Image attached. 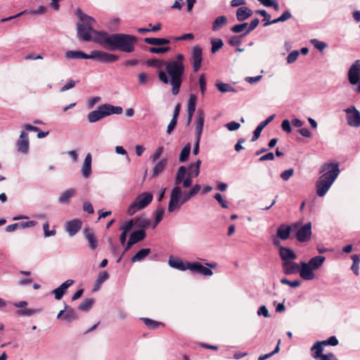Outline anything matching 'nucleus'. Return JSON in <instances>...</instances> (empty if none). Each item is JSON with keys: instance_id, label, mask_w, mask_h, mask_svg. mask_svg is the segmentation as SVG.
I'll return each instance as SVG.
<instances>
[{"instance_id": "obj_60", "label": "nucleus", "mask_w": 360, "mask_h": 360, "mask_svg": "<svg viewBox=\"0 0 360 360\" xmlns=\"http://www.w3.org/2000/svg\"><path fill=\"white\" fill-rule=\"evenodd\" d=\"M245 35L241 34L240 36H233L229 39V44L231 46H239L241 44V38Z\"/></svg>"}, {"instance_id": "obj_4", "label": "nucleus", "mask_w": 360, "mask_h": 360, "mask_svg": "<svg viewBox=\"0 0 360 360\" xmlns=\"http://www.w3.org/2000/svg\"><path fill=\"white\" fill-rule=\"evenodd\" d=\"M104 35L102 46L107 50L131 53L135 49L137 37L134 35L122 33L109 34L106 32Z\"/></svg>"}, {"instance_id": "obj_24", "label": "nucleus", "mask_w": 360, "mask_h": 360, "mask_svg": "<svg viewBox=\"0 0 360 360\" xmlns=\"http://www.w3.org/2000/svg\"><path fill=\"white\" fill-rule=\"evenodd\" d=\"M105 117H108L111 115H120L123 110L120 106H114L110 104H103L101 105Z\"/></svg>"}, {"instance_id": "obj_55", "label": "nucleus", "mask_w": 360, "mask_h": 360, "mask_svg": "<svg viewBox=\"0 0 360 360\" xmlns=\"http://www.w3.org/2000/svg\"><path fill=\"white\" fill-rule=\"evenodd\" d=\"M199 85L200 92L202 95H204L206 91V79L204 74H201L199 77Z\"/></svg>"}, {"instance_id": "obj_31", "label": "nucleus", "mask_w": 360, "mask_h": 360, "mask_svg": "<svg viewBox=\"0 0 360 360\" xmlns=\"http://www.w3.org/2000/svg\"><path fill=\"white\" fill-rule=\"evenodd\" d=\"M167 166V160L162 159L158 162L155 163L153 169H152V176H156L161 174L165 169Z\"/></svg>"}, {"instance_id": "obj_20", "label": "nucleus", "mask_w": 360, "mask_h": 360, "mask_svg": "<svg viewBox=\"0 0 360 360\" xmlns=\"http://www.w3.org/2000/svg\"><path fill=\"white\" fill-rule=\"evenodd\" d=\"M168 264L172 268L184 271L187 270L188 262H184L179 257L170 256L168 260Z\"/></svg>"}, {"instance_id": "obj_64", "label": "nucleus", "mask_w": 360, "mask_h": 360, "mask_svg": "<svg viewBox=\"0 0 360 360\" xmlns=\"http://www.w3.org/2000/svg\"><path fill=\"white\" fill-rule=\"evenodd\" d=\"M214 199L221 205L223 208H228V205L226 200L222 198L220 193H216L214 195Z\"/></svg>"}, {"instance_id": "obj_8", "label": "nucleus", "mask_w": 360, "mask_h": 360, "mask_svg": "<svg viewBox=\"0 0 360 360\" xmlns=\"http://www.w3.org/2000/svg\"><path fill=\"white\" fill-rule=\"evenodd\" d=\"M346 113L347 124L352 127H360V112L354 105H351L344 110Z\"/></svg>"}, {"instance_id": "obj_44", "label": "nucleus", "mask_w": 360, "mask_h": 360, "mask_svg": "<svg viewBox=\"0 0 360 360\" xmlns=\"http://www.w3.org/2000/svg\"><path fill=\"white\" fill-rule=\"evenodd\" d=\"M217 89L221 93L235 91L234 89L229 84L218 82L215 84Z\"/></svg>"}, {"instance_id": "obj_2", "label": "nucleus", "mask_w": 360, "mask_h": 360, "mask_svg": "<svg viewBox=\"0 0 360 360\" xmlns=\"http://www.w3.org/2000/svg\"><path fill=\"white\" fill-rule=\"evenodd\" d=\"M75 13L79 20V23L77 25V38L84 41H94L102 46L105 32L94 30L95 19L84 13L80 9H77Z\"/></svg>"}, {"instance_id": "obj_15", "label": "nucleus", "mask_w": 360, "mask_h": 360, "mask_svg": "<svg viewBox=\"0 0 360 360\" xmlns=\"http://www.w3.org/2000/svg\"><path fill=\"white\" fill-rule=\"evenodd\" d=\"M333 183L328 180H326L321 177H319L316 184V194L319 197H323L328 192Z\"/></svg>"}, {"instance_id": "obj_13", "label": "nucleus", "mask_w": 360, "mask_h": 360, "mask_svg": "<svg viewBox=\"0 0 360 360\" xmlns=\"http://www.w3.org/2000/svg\"><path fill=\"white\" fill-rule=\"evenodd\" d=\"M197 96L195 94H191L187 103V120L186 124L189 125L196 108Z\"/></svg>"}, {"instance_id": "obj_47", "label": "nucleus", "mask_w": 360, "mask_h": 360, "mask_svg": "<svg viewBox=\"0 0 360 360\" xmlns=\"http://www.w3.org/2000/svg\"><path fill=\"white\" fill-rule=\"evenodd\" d=\"M164 210L162 208L157 209L154 212L155 221L153 228H155L162 219Z\"/></svg>"}, {"instance_id": "obj_30", "label": "nucleus", "mask_w": 360, "mask_h": 360, "mask_svg": "<svg viewBox=\"0 0 360 360\" xmlns=\"http://www.w3.org/2000/svg\"><path fill=\"white\" fill-rule=\"evenodd\" d=\"M65 58L69 59H89V54H86L82 51H68L65 53Z\"/></svg>"}, {"instance_id": "obj_5", "label": "nucleus", "mask_w": 360, "mask_h": 360, "mask_svg": "<svg viewBox=\"0 0 360 360\" xmlns=\"http://www.w3.org/2000/svg\"><path fill=\"white\" fill-rule=\"evenodd\" d=\"M153 198V195L149 192H144L139 195L127 208V212L128 215L133 216L137 211L147 207L150 204Z\"/></svg>"}, {"instance_id": "obj_14", "label": "nucleus", "mask_w": 360, "mask_h": 360, "mask_svg": "<svg viewBox=\"0 0 360 360\" xmlns=\"http://www.w3.org/2000/svg\"><path fill=\"white\" fill-rule=\"evenodd\" d=\"M205 122V113L202 109L197 111V117L195 120V138L200 140L202 134V129Z\"/></svg>"}, {"instance_id": "obj_50", "label": "nucleus", "mask_w": 360, "mask_h": 360, "mask_svg": "<svg viewBox=\"0 0 360 360\" xmlns=\"http://www.w3.org/2000/svg\"><path fill=\"white\" fill-rule=\"evenodd\" d=\"M311 43L320 51H323L327 47V44L316 39H311Z\"/></svg>"}, {"instance_id": "obj_25", "label": "nucleus", "mask_w": 360, "mask_h": 360, "mask_svg": "<svg viewBox=\"0 0 360 360\" xmlns=\"http://www.w3.org/2000/svg\"><path fill=\"white\" fill-rule=\"evenodd\" d=\"M105 117L101 105L98 107V109L93 110L88 114L87 119L90 123H94L101 119Z\"/></svg>"}, {"instance_id": "obj_58", "label": "nucleus", "mask_w": 360, "mask_h": 360, "mask_svg": "<svg viewBox=\"0 0 360 360\" xmlns=\"http://www.w3.org/2000/svg\"><path fill=\"white\" fill-rule=\"evenodd\" d=\"M321 343H323L324 346H336L338 345V340L335 336H331L328 340L321 341Z\"/></svg>"}, {"instance_id": "obj_32", "label": "nucleus", "mask_w": 360, "mask_h": 360, "mask_svg": "<svg viewBox=\"0 0 360 360\" xmlns=\"http://www.w3.org/2000/svg\"><path fill=\"white\" fill-rule=\"evenodd\" d=\"M325 259L323 256H316L311 258L307 263L314 270H316L322 266Z\"/></svg>"}, {"instance_id": "obj_3", "label": "nucleus", "mask_w": 360, "mask_h": 360, "mask_svg": "<svg viewBox=\"0 0 360 360\" xmlns=\"http://www.w3.org/2000/svg\"><path fill=\"white\" fill-rule=\"evenodd\" d=\"M186 171L187 169L185 166H181L176 173L174 177L175 186L171 191L167 208L169 212H173L179 210L184 203L194 197L191 191L182 192L181 188L179 186L186 175Z\"/></svg>"}, {"instance_id": "obj_26", "label": "nucleus", "mask_w": 360, "mask_h": 360, "mask_svg": "<svg viewBox=\"0 0 360 360\" xmlns=\"http://www.w3.org/2000/svg\"><path fill=\"white\" fill-rule=\"evenodd\" d=\"M82 173L84 178H88L91 174V155L89 153L84 158L82 167Z\"/></svg>"}, {"instance_id": "obj_63", "label": "nucleus", "mask_w": 360, "mask_h": 360, "mask_svg": "<svg viewBox=\"0 0 360 360\" xmlns=\"http://www.w3.org/2000/svg\"><path fill=\"white\" fill-rule=\"evenodd\" d=\"M108 278H109L108 273L107 271H101L98 274L96 280L98 281V283H103L105 281H107L108 279Z\"/></svg>"}, {"instance_id": "obj_22", "label": "nucleus", "mask_w": 360, "mask_h": 360, "mask_svg": "<svg viewBox=\"0 0 360 360\" xmlns=\"http://www.w3.org/2000/svg\"><path fill=\"white\" fill-rule=\"evenodd\" d=\"M275 117V115H271L269 117H268L265 120L262 121L259 124V125L256 127L253 132V136L252 138V141H255L257 140L261 134L262 131L263 129L269 123L271 122L274 118Z\"/></svg>"}, {"instance_id": "obj_59", "label": "nucleus", "mask_w": 360, "mask_h": 360, "mask_svg": "<svg viewBox=\"0 0 360 360\" xmlns=\"http://www.w3.org/2000/svg\"><path fill=\"white\" fill-rule=\"evenodd\" d=\"M300 55V52L298 51H293L290 52L287 57L288 63H294L298 58Z\"/></svg>"}, {"instance_id": "obj_23", "label": "nucleus", "mask_w": 360, "mask_h": 360, "mask_svg": "<svg viewBox=\"0 0 360 360\" xmlns=\"http://www.w3.org/2000/svg\"><path fill=\"white\" fill-rule=\"evenodd\" d=\"M279 255L283 262L292 261L297 258V255L293 250L288 248L281 247Z\"/></svg>"}, {"instance_id": "obj_33", "label": "nucleus", "mask_w": 360, "mask_h": 360, "mask_svg": "<svg viewBox=\"0 0 360 360\" xmlns=\"http://www.w3.org/2000/svg\"><path fill=\"white\" fill-rule=\"evenodd\" d=\"M144 41L150 45L161 46L169 44L170 41L166 38H155V37H147L144 39Z\"/></svg>"}, {"instance_id": "obj_10", "label": "nucleus", "mask_w": 360, "mask_h": 360, "mask_svg": "<svg viewBox=\"0 0 360 360\" xmlns=\"http://www.w3.org/2000/svg\"><path fill=\"white\" fill-rule=\"evenodd\" d=\"M202 60V50L200 46H195L193 48L191 56V63L194 72H197L200 69Z\"/></svg>"}, {"instance_id": "obj_41", "label": "nucleus", "mask_w": 360, "mask_h": 360, "mask_svg": "<svg viewBox=\"0 0 360 360\" xmlns=\"http://www.w3.org/2000/svg\"><path fill=\"white\" fill-rule=\"evenodd\" d=\"M191 145L190 143H187L182 148L179 155V161L181 162L188 160L190 153H191Z\"/></svg>"}, {"instance_id": "obj_17", "label": "nucleus", "mask_w": 360, "mask_h": 360, "mask_svg": "<svg viewBox=\"0 0 360 360\" xmlns=\"http://www.w3.org/2000/svg\"><path fill=\"white\" fill-rule=\"evenodd\" d=\"M134 226V220L130 219L125 221L120 227V230L122 231V233L120 236V241L122 245H124L127 240L128 233L131 231Z\"/></svg>"}, {"instance_id": "obj_43", "label": "nucleus", "mask_w": 360, "mask_h": 360, "mask_svg": "<svg viewBox=\"0 0 360 360\" xmlns=\"http://www.w3.org/2000/svg\"><path fill=\"white\" fill-rule=\"evenodd\" d=\"M134 224L139 228L146 229L150 224V221L145 217H140L134 221Z\"/></svg>"}, {"instance_id": "obj_12", "label": "nucleus", "mask_w": 360, "mask_h": 360, "mask_svg": "<svg viewBox=\"0 0 360 360\" xmlns=\"http://www.w3.org/2000/svg\"><path fill=\"white\" fill-rule=\"evenodd\" d=\"M314 269L308 264L307 262H302L300 266V276L304 281H311L315 278Z\"/></svg>"}, {"instance_id": "obj_28", "label": "nucleus", "mask_w": 360, "mask_h": 360, "mask_svg": "<svg viewBox=\"0 0 360 360\" xmlns=\"http://www.w3.org/2000/svg\"><path fill=\"white\" fill-rule=\"evenodd\" d=\"M84 234L85 238L87 240L89 243V248L91 250H95L97 248V240L94 236V233L92 230L89 229H85L84 230Z\"/></svg>"}, {"instance_id": "obj_18", "label": "nucleus", "mask_w": 360, "mask_h": 360, "mask_svg": "<svg viewBox=\"0 0 360 360\" xmlns=\"http://www.w3.org/2000/svg\"><path fill=\"white\" fill-rule=\"evenodd\" d=\"M74 283V281L71 279H68L63 283L59 287L54 289L53 290V294L54 295L55 299L57 300H60L63 297L67 289L71 286Z\"/></svg>"}, {"instance_id": "obj_42", "label": "nucleus", "mask_w": 360, "mask_h": 360, "mask_svg": "<svg viewBox=\"0 0 360 360\" xmlns=\"http://www.w3.org/2000/svg\"><path fill=\"white\" fill-rule=\"evenodd\" d=\"M141 320L150 329H155L160 326H164L162 322L154 321L146 317L141 318Z\"/></svg>"}, {"instance_id": "obj_19", "label": "nucleus", "mask_w": 360, "mask_h": 360, "mask_svg": "<svg viewBox=\"0 0 360 360\" xmlns=\"http://www.w3.org/2000/svg\"><path fill=\"white\" fill-rule=\"evenodd\" d=\"M82 224V221L79 219L70 220L66 224V231L70 236H73L80 230Z\"/></svg>"}, {"instance_id": "obj_27", "label": "nucleus", "mask_w": 360, "mask_h": 360, "mask_svg": "<svg viewBox=\"0 0 360 360\" xmlns=\"http://www.w3.org/2000/svg\"><path fill=\"white\" fill-rule=\"evenodd\" d=\"M290 226L282 224L277 229L276 236L281 240H287L290 236Z\"/></svg>"}, {"instance_id": "obj_61", "label": "nucleus", "mask_w": 360, "mask_h": 360, "mask_svg": "<svg viewBox=\"0 0 360 360\" xmlns=\"http://www.w3.org/2000/svg\"><path fill=\"white\" fill-rule=\"evenodd\" d=\"M18 224H19V229H24L26 228L34 226L37 224V221H21V222H19Z\"/></svg>"}, {"instance_id": "obj_56", "label": "nucleus", "mask_w": 360, "mask_h": 360, "mask_svg": "<svg viewBox=\"0 0 360 360\" xmlns=\"http://www.w3.org/2000/svg\"><path fill=\"white\" fill-rule=\"evenodd\" d=\"M49 222L46 221L43 224V230H44V236L49 237V236H55L56 233V230L53 229L51 231H49Z\"/></svg>"}, {"instance_id": "obj_45", "label": "nucleus", "mask_w": 360, "mask_h": 360, "mask_svg": "<svg viewBox=\"0 0 360 360\" xmlns=\"http://www.w3.org/2000/svg\"><path fill=\"white\" fill-rule=\"evenodd\" d=\"M351 259L353 261V264L351 266V269L356 276L359 275V266L360 263L359 257L357 255H352Z\"/></svg>"}, {"instance_id": "obj_6", "label": "nucleus", "mask_w": 360, "mask_h": 360, "mask_svg": "<svg viewBox=\"0 0 360 360\" xmlns=\"http://www.w3.org/2000/svg\"><path fill=\"white\" fill-rule=\"evenodd\" d=\"M347 76L350 84L357 85L354 91L360 93V60H356L352 64L348 70Z\"/></svg>"}, {"instance_id": "obj_34", "label": "nucleus", "mask_w": 360, "mask_h": 360, "mask_svg": "<svg viewBox=\"0 0 360 360\" xmlns=\"http://www.w3.org/2000/svg\"><path fill=\"white\" fill-rule=\"evenodd\" d=\"M150 248H143L138 251L131 259L132 262H140L144 259L150 252Z\"/></svg>"}, {"instance_id": "obj_37", "label": "nucleus", "mask_w": 360, "mask_h": 360, "mask_svg": "<svg viewBox=\"0 0 360 360\" xmlns=\"http://www.w3.org/2000/svg\"><path fill=\"white\" fill-rule=\"evenodd\" d=\"M95 302L93 298H86L78 306V309L82 312H88L89 309L93 307Z\"/></svg>"}, {"instance_id": "obj_38", "label": "nucleus", "mask_w": 360, "mask_h": 360, "mask_svg": "<svg viewBox=\"0 0 360 360\" xmlns=\"http://www.w3.org/2000/svg\"><path fill=\"white\" fill-rule=\"evenodd\" d=\"M146 234L145 231L143 229H139L133 231L129 236V239L134 243H136L143 240L146 238Z\"/></svg>"}, {"instance_id": "obj_62", "label": "nucleus", "mask_w": 360, "mask_h": 360, "mask_svg": "<svg viewBox=\"0 0 360 360\" xmlns=\"http://www.w3.org/2000/svg\"><path fill=\"white\" fill-rule=\"evenodd\" d=\"M192 179L193 177L186 174L183 181H181L183 187L185 188H190L192 185Z\"/></svg>"}, {"instance_id": "obj_48", "label": "nucleus", "mask_w": 360, "mask_h": 360, "mask_svg": "<svg viewBox=\"0 0 360 360\" xmlns=\"http://www.w3.org/2000/svg\"><path fill=\"white\" fill-rule=\"evenodd\" d=\"M212 44V52L216 53L223 46V41L220 39H214L211 41Z\"/></svg>"}, {"instance_id": "obj_9", "label": "nucleus", "mask_w": 360, "mask_h": 360, "mask_svg": "<svg viewBox=\"0 0 360 360\" xmlns=\"http://www.w3.org/2000/svg\"><path fill=\"white\" fill-rule=\"evenodd\" d=\"M89 59L98 60L102 63H113L118 60V56L105 51L94 50L89 54Z\"/></svg>"}, {"instance_id": "obj_54", "label": "nucleus", "mask_w": 360, "mask_h": 360, "mask_svg": "<svg viewBox=\"0 0 360 360\" xmlns=\"http://www.w3.org/2000/svg\"><path fill=\"white\" fill-rule=\"evenodd\" d=\"M259 20L258 18H255L253 19L250 24L248 25V27L247 30H245V33H243V35H247L248 34H249L251 31H252L253 30H255L257 25H259Z\"/></svg>"}, {"instance_id": "obj_21", "label": "nucleus", "mask_w": 360, "mask_h": 360, "mask_svg": "<svg viewBox=\"0 0 360 360\" xmlns=\"http://www.w3.org/2000/svg\"><path fill=\"white\" fill-rule=\"evenodd\" d=\"M300 264H298L292 261L283 262L282 267L285 274L292 275L299 272Z\"/></svg>"}, {"instance_id": "obj_39", "label": "nucleus", "mask_w": 360, "mask_h": 360, "mask_svg": "<svg viewBox=\"0 0 360 360\" xmlns=\"http://www.w3.org/2000/svg\"><path fill=\"white\" fill-rule=\"evenodd\" d=\"M201 165V160H198L195 163L191 164L188 167V175L194 178L197 177L200 173V166Z\"/></svg>"}, {"instance_id": "obj_53", "label": "nucleus", "mask_w": 360, "mask_h": 360, "mask_svg": "<svg viewBox=\"0 0 360 360\" xmlns=\"http://www.w3.org/2000/svg\"><path fill=\"white\" fill-rule=\"evenodd\" d=\"M281 283L282 284L288 285H289V286H290L292 288H297V287H299L301 285V282L299 280H295V281H290L288 279H287L286 278H282L281 280Z\"/></svg>"}, {"instance_id": "obj_29", "label": "nucleus", "mask_w": 360, "mask_h": 360, "mask_svg": "<svg viewBox=\"0 0 360 360\" xmlns=\"http://www.w3.org/2000/svg\"><path fill=\"white\" fill-rule=\"evenodd\" d=\"M252 12L247 7H240L236 11V18L239 21H243L251 16Z\"/></svg>"}, {"instance_id": "obj_49", "label": "nucleus", "mask_w": 360, "mask_h": 360, "mask_svg": "<svg viewBox=\"0 0 360 360\" xmlns=\"http://www.w3.org/2000/svg\"><path fill=\"white\" fill-rule=\"evenodd\" d=\"M248 27V22H243L241 24H238L234 26H233L231 28V32L234 33H240L243 32H245V30H247Z\"/></svg>"}, {"instance_id": "obj_11", "label": "nucleus", "mask_w": 360, "mask_h": 360, "mask_svg": "<svg viewBox=\"0 0 360 360\" xmlns=\"http://www.w3.org/2000/svg\"><path fill=\"white\" fill-rule=\"evenodd\" d=\"M311 236V223L308 222L301 226L296 233V238L299 242L304 243L309 240Z\"/></svg>"}, {"instance_id": "obj_36", "label": "nucleus", "mask_w": 360, "mask_h": 360, "mask_svg": "<svg viewBox=\"0 0 360 360\" xmlns=\"http://www.w3.org/2000/svg\"><path fill=\"white\" fill-rule=\"evenodd\" d=\"M323 344L321 343V341H317L314 345L313 347H311V351H314L315 350V352H314V354H312V356L314 359H318L319 360L320 358L323 356V354H322L323 351Z\"/></svg>"}, {"instance_id": "obj_16", "label": "nucleus", "mask_w": 360, "mask_h": 360, "mask_svg": "<svg viewBox=\"0 0 360 360\" xmlns=\"http://www.w3.org/2000/svg\"><path fill=\"white\" fill-rule=\"evenodd\" d=\"M29 146L28 134L25 131H22L17 142L18 150L21 153L26 154L29 150Z\"/></svg>"}, {"instance_id": "obj_52", "label": "nucleus", "mask_w": 360, "mask_h": 360, "mask_svg": "<svg viewBox=\"0 0 360 360\" xmlns=\"http://www.w3.org/2000/svg\"><path fill=\"white\" fill-rule=\"evenodd\" d=\"M40 312L41 309L37 308H27L18 311V313L21 315H31L33 314H39Z\"/></svg>"}, {"instance_id": "obj_40", "label": "nucleus", "mask_w": 360, "mask_h": 360, "mask_svg": "<svg viewBox=\"0 0 360 360\" xmlns=\"http://www.w3.org/2000/svg\"><path fill=\"white\" fill-rule=\"evenodd\" d=\"M227 23V18L224 15L217 17L212 23V30L218 31Z\"/></svg>"}, {"instance_id": "obj_57", "label": "nucleus", "mask_w": 360, "mask_h": 360, "mask_svg": "<svg viewBox=\"0 0 360 360\" xmlns=\"http://www.w3.org/2000/svg\"><path fill=\"white\" fill-rule=\"evenodd\" d=\"M294 169L292 168L286 169L281 174V178L283 181H288L293 175Z\"/></svg>"}, {"instance_id": "obj_1", "label": "nucleus", "mask_w": 360, "mask_h": 360, "mask_svg": "<svg viewBox=\"0 0 360 360\" xmlns=\"http://www.w3.org/2000/svg\"><path fill=\"white\" fill-rule=\"evenodd\" d=\"M184 60V56L182 53H179L175 60L166 63L162 60L153 58L146 60L145 64L158 69L159 81L164 84H170L172 93L176 96L179 93L183 82L182 77L185 72Z\"/></svg>"}, {"instance_id": "obj_7", "label": "nucleus", "mask_w": 360, "mask_h": 360, "mask_svg": "<svg viewBox=\"0 0 360 360\" xmlns=\"http://www.w3.org/2000/svg\"><path fill=\"white\" fill-rule=\"evenodd\" d=\"M321 172L324 173L320 177L333 183L340 174L339 165L337 162L325 163Z\"/></svg>"}, {"instance_id": "obj_51", "label": "nucleus", "mask_w": 360, "mask_h": 360, "mask_svg": "<svg viewBox=\"0 0 360 360\" xmlns=\"http://www.w3.org/2000/svg\"><path fill=\"white\" fill-rule=\"evenodd\" d=\"M170 50L169 46L150 47L149 51L152 53H165Z\"/></svg>"}, {"instance_id": "obj_35", "label": "nucleus", "mask_w": 360, "mask_h": 360, "mask_svg": "<svg viewBox=\"0 0 360 360\" xmlns=\"http://www.w3.org/2000/svg\"><path fill=\"white\" fill-rule=\"evenodd\" d=\"M75 193L76 190L75 188H69L61 193L58 198V202L61 204L66 203Z\"/></svg>"}, {"instance_id": "obj_46", "label": "nucleus", "mask_w": 360, "mask_h": 360, "mask_svg": "<svg viewBox=\"0 0 360 360\" xmlns=\"http://www.w3.org/2000/svg\"><path fill=\"white\" fill-rule=\"evenodd\" d=\"M202 264L197 262H188L187 270L191 271L192 273L199 274Z\"/></svg>"}]
</instances>
